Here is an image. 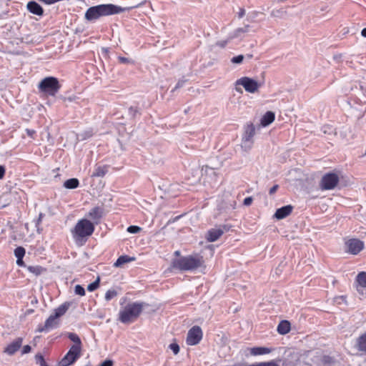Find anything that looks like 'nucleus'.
Here are the masks:
<instances>
[{"label":"nucleus","instance_id":"f257e3e1","mask_svg":"<svg viewBox=\"0 0 366 366\" xmlns=\"http://www.w3.org/2000/svg\"><path fill=\"white\" fill-rule=\"evenodd\" d=\"M204 261L199 254L179 257L172 260L169 270L171 272H192L204 267Z\"/></svg>","mask_w":366,"mask_h":366},{"label":"nucleus","instance_id":"f03ea898","mask_svg":"<svg viewBox=\"0 0 366 366\" xmlns=\"http://www.w3.org/2000/svg\"><path fill=\"white\" fill-rule=\"evenodd\" d=\"M129 9V7H122L112 4H99L89 7L85 12L84 18L92 22L100 17L118 14Z\"/></svg>","mask_w":366,"mask_h":366},{"label":"nucleus","instance_id":"7ed1b4c3","mask_svg":"<svg viewBox=\"0 0 366 366\" xmlns=\"http://www.w3.org/2000/svg\"><path fill=\"white\" fill-rule=\"evenodd\" d=\"M146 304L134 302L127 304L119 312V320L124 324H129L136 320L142 313Z\"/></svg>","mask_w":366,"mask_h":366},{"label":"nucleus","instance_id":"20e7f679","mask_svg":"<svg viewBox=\"0 0 366 366\" xmlns=\"http://www.w3.org/2000/svg\"><path fill=\"white\" fill-rule=\"evenodd\" d=\"M94 231V224L86 219H82L76 223L73 236L74 239H80L91 236Z\"/></svg>","mask_w":366,"mask_h":366},{"label":"nucleus","instance_id":"39448f33","mask_svg":"<svg viewBox=\"0 0 366 366\" xmlns=\"http://www.w3.org/2000/svg\"><path fill=\"white\" fill-rule=\"evenodd\" d=\"M61 85L58 79L53 76H48L43 79L39 84V89L41 92L49 96H55L59 91Z\"/></svg>","mask_w":366,"mask_h":366},{"label":"nucleus","instance_id":"423d86ee","mask_svg":"<svg viewBox=\"0 0 366 366\" xmlns=\"http://www.w3.org/2000/svg\"><path fill=\"white\" fill-rule=\"evenodd\" d=\"M339 180V177L336 173H327L321 179L320 187L322 190L333 189L337 185Z\"/></svg>","mask_w":366,"mask_h":366},{"label":"nucleus","instance_id":"0eeeda50","mask_svg":"<svg viewBox=\"0 0 366 366\" xmlns=\"http://www.w3.org/2000/svg\"><path fill=\"white\" fill-rule=\"evenodd\" d=\"M81 349L71 347L67 353L59 362L60 366H69L74 364L81 355Z\"/></svg>","mask_w":366,"mask_h":366},{"label":"nucleus","instance_id":"6e6552de","mask_svg":"<svg viewBox=\"0 0 366 366\" xmlns=\"http://www.w3.org/2000/svg\"><path fill=\"white\" fill-rule=\"evenodd\" d=\"M203 337V332L199 326H193L187 332L186 342L188 345H196L199 343Z\"/></svg>","mask_w":366,"mask_h":366},{"label":"nucleus","instance_id":"1a4fd4ad","mask_svg":"<svg viewBox=\"0 0 366 366\" xmlns=\"http://www.w3.org/2000/svg\"><path fill=\"white\" fill-rule=\"evenodd\" d=\"M236 85L242 86L246 92L252 94L255 93L260 86L256 80L247 76H244L237 79L236 81Z\"/></svg>","mask_w":366,"mask_h":366},{"label":"nucleus","instance_id":"9d476101","mask_svg":"<svg viewBox=\"0 0 366 366\" xmlns=\"http://www.w3.org/2000/svg\"><path fill=\"white\" fill-rule=\"evenodd\" d=\"M230 227L227 224H222L208 230L206 234V239L209 242L217 241L224 232L229 230Z\"/></svg>","mask_w":366,"mask_h":366},{"label":"nucleus","instance_id":"9b49d317","mask_svg":"<svg viewBox=\"0 0 366 366\" xmlns=\"http://www.w3.org/2000/svg\"><path fill=\"white\" fill-rule=\"evenodd\" d=\"M255 134V127L253 124H247L244 127V132L242 137V147L250 149L253 143L252 138Z\"/></svg>","mask_w":366,"mask_h":366},{"label":"nucleus","instance_id":"f8f14e48","mask_svg":"<svg viewBox=\"0 0 366 366\" xmlns=\"http://www.w3.org/2000/svg\"><path fill=\"white\" fill-rule=\"evenodd\" d=\"M347 250L352 254H359L365 247V244L362 241L358 239H350L346 242Z\"/></svg>","mask_w":366,"mask_h":366},{"label":"nucleus","instance_id":"ddd939ff","mask_svg":"<svg viewBox=\"0 0 366 366\" xmlns=\"http://www.w3.org/2000/svg\"><path fill=\"white\" fill-rule=\"evenodd\" d=\"M58 325L57 317L54 315H51L45 321L44 325L39 326L37 329L39 332H46L56 327Z\"/></svg>","mask_w":366,"mask_h":366},{"label":"nucleus","instance_id":"4468645a","mask_svg":"<svg viewBox=\"0 0 366 366\" xmlns=\"http://www.w3.org/2000/svg\"><path fill=\"white\" fill-rule=\"evenodd\" d=\"M22 338L18 337L9 345L4 350V352L9 355H14L16 352H17L22 345Z\"/></svg>","mask_w":366,"mask_h":366},{"label":"nucleus","instance_id":"2eb2a0df","mask_svg":"<svg viewBox=\"0 0 366 366\" xmlns=\"http://www.w3.org/2000/svg\"><path fill=\"white\" fill-rule=\"evenodd\" d=\"M292 209V206L290 204L283 206L276 210L274 217L277 219H282L291 214Z\"/></svg>","mask_w":366,"mask_h":366},{"label":"nucleus","instance_id":"dca6fc26","mask_svg":"<svg viewBox=\"0 0 366 366\" xmlns=\"http://www.w3.org/2000/svg\"><path fill=\"white\" fill-rule=\"evenodd\" d=\"M26 9L33 14L37 16H42L44 14V9L41 6L34 1H29L26 5Z\"/></svg>","mask_w":366,"mask_h":366},{"label":"nucleus","instance_id":"f3484780","mask_svg":"<svg viewBox=\"0 0 366 366\" xmlns=\"http://www.w3.org/2000/svg\"><path fill=\"white\" fill-rule=\"evenodd\" d=\"M104 214V209L100 207H95L92 208L89 212V217H90L95 224H98L100 219Z\"/></svg>","mask_w":366,"mask_h":366},{"label":"nucleus","instance_id":"a211bd4d","mask_svg":"<svg viewBox=\"0 0 366 366\" xmlns=\"http://www.w3.org/2000/svg\"><path fill=\"white\" fill-rule=\"evenodd\" d=\"M249 25L247 24L243 27L237 28L232 33H231L229 36V40L239 38L242 36V34L244 33H247L249 31Z\"/></svg>","mask_w":366,"mask_h":366},{"label":"nucleus","instance_id":"6ab92c4d","mask_svg":"<svg viewBox=\"0 0 366 366\" xmlns=\"http://www.w3.org/2000/svg\"><path fill=\"white\" fill-rule=\"evenodd\" d=\"M71 306V303L69 302H66L61 305H59L57 308L54 310V317H60L62 315H64L66 311L69 310V307Z\"/></svg>","mask_w":366,"mask_h":366},{"label":"nucleus","instance_id":"aec40b11","mask_svg":"<svg viewBox=\"0 0 366 366\" xmlns=\"http://www.w3.org/2000/svg\"><path fill=\"white\" fill-rule=\"evenodd\" d=\"M291 325L288 320H282L279 323L277 330L280 335H286L290 331Z\"/></svg>","mask_w":366,"mask_h":366},{"label":"nucleus","instance_id":"412c9836","mask_svg":"<svg viewBox=\"0 0 366 366\" xmlns=\"http://www.w3.org/2000/svg\"><path fill=\"white\" fill-rule=\"evenodd\" d=\"M275 118L274 113L272 112H267L261 119V124L267 127L272 124Z\"/></svg>","mask_w":366,"mask_h":366},{"label":"nucleus","instance_id":"4be33fe9","mask_svg":"<svg viewBox=\"0 0 366 366\" xmlns=\"http://www.w3.org/2000/svg\"><path fill=\"white\" fill-rule=\"evenodd\" d=\"M356 346L359 351L366 354V332L357 338Z\"/></svg>","mask_w":366,"mask_h":366},{"label":"nucleus","instance_id":"5701e85b","mask_svg":"<svg viewBox=\"0 0 366 366\" xmlns=\"http://www.w3.org/2000/svg\"><path fill=\"white\" fill-rule=\"evenodd\" d=\"M108 172L107 166H97L95 167L92 177H103Z\"/></svg>","mask_w":366,"mask_h":366},{"label":"nucleus","instance_id":"b1692460","mask_svg":"<svg viewBox=\"0 0 366 366\" xmlns=\"http://www.w3.org/2000/svg\"><path fill=\"white\" fill-rule=\"evenodd\" d=\"M271 352V349L265 347H255L251 349V355H262L268 354Z\"/></svg>","mask_w":366,"mask_h":366},{"label":"nucleus","instance_id":"393cba45","mask_svg":"<svg viewBox=\"0 0 366 366\" xmlns=\"http://www.w3.org/2000/svg\"><path fill=\"white\" fill-rule=\"evenodd\" d=\"M67 337L71 341H72L74 343L71 347H77L81 349L82 343L81 339L76 333L69 332L67 334Z\"/></svg>","mask_w":366,"mask_h":366},{"label":"nucleus","instance_id":"a878e982","mask_svg":"<svg viewBox=\"0 0 366 366\" xmlns=\"http://www.w3.org/2000/svg\"><path fill=\"white\" fill-rule=\"evenodd\" d=\"M79 182L76 178H71L66 180L64 183V187L66 189H73L79 187Z\"/></svg>","mask_w":366,"mask_h":366},{"label":"nucleus","instance_id":"bb28decb","mask_svg":"<svg viewBox=\"0 0 366 366\" xmlns=\"http://www.w3.org/2000/svg\"><path fill=\"white\" fill-rule=\"evenodd\" d=\"M133 260H134V257H129L127 255H122L119 257H118L117 261L114 262V267H121L122 264Z\"/></svg>","mask_w":366,"mask_h":366},{"label":"nucleus","instance_id":"cd10ccee","mask_svg":"<svg viewBox=\"0 0 366 366\" xmlns=\"http://www.w3.org/2000/svg\"><path fill=\"white\" fill-rule=\"evenodd\" d=\"M335 360L328 355H324L320 359V366H332L335 364Z\"/></svg>","mask_w":366,"mask_h":366},{"label":"nucleus","instance_id":"c85d7f7f","mask_svg":"<svg viewBox=\"0 0 366 366\" xmlns=\"http://www.w3.org/2000/svg\"><path fill=\"white\" fill-rule=\"evenodd\" d=\"M27 269L32 274H35L36 276H38L41 274L43 272L46 271V269L39 265L35 266H29L27 267Z\"/></svg>","mask_w":366,"mask_h":366},{"label":"nucleus","instance_id":"c756f323","mask_svg":"<svg viewBox=\"0 0 366 366\" xmlns=\"http://www.w3.org/2000/svg\"><path fill=\"white\" fill-rule=\"evenodd\" d=\"M357 282L361 287H366V272H361L357 274Z\"/></svg>","mask_w":366,"mask_h":366},{"label":"nucleus","instance_id":"7c9ffc66","mask_svg":"<svg viewBox=\"0 0 366 366\" xmlns=\"http://www.w3.org/2000/svg\"><path fill=\"white\" fill-rule=\"evenodd\" d=\"M92 135H93V130L89 129L85 130L81 133H79L77 134V137L80 140H85V139L91 137Z\"/></svg>","mask_w":366,"mask_h":366},{"label":"nucleus","instance_id":"2f4dec72","mask_svg":"<svg viewBox=\"0 0 366 366\" xmlns=\"http://www.w3.org/2000/svg\"><path fill=\"white\" fill-rule=\"evenodd\" d=\"M14 255L16 257V259H23L25 255L26 250L23 247L20 246V247H17L14 249Z\"/></svg>","mask_w":366,"mask_h":366},{"label":"nucleus","instance_id":"473e14b6","mask_svg":"<svg viewBox=\"0 0 366 366\" xmlns=\"http://www.w3.org/2000/svg\"><path fill=\"white\" fill-rule=\"evenodd\" d=\"M99 282H100V279H99V277H98L95 281L90 283L87 286L88 291L93 292V291L96 290L99 287Z\"/></svg>","mask_w":366,"mask_h":366},{"label":"nucleus","instance_id":"72a5a7b5","mask_svg":"<svg viewBox=\"0 0 366 366\" xmlns=\"http://www.w3.org/2000/svg\"><path fill=\"white\" fill-rule=\"evenodd\" d=\"M117 295V292L115 290H114V289L109 290L107 291V292L105 294V300L107 301H110L112 299L115 297Z\"/></svg>","mask_w":366,"mask_h":366},{"label":"nucleus","instance_id":"f704fd0d","mask_svg":"<svg viewBox=\"0 0 366 366\" xmlns=\"http://www.w3.org/2000/svg\"><path fill=\"white\" fill-rule=\"evenodd\" d=\"M36 362L39 364L40 366H48L46 362L44 360L43 355L40 353L36 354L35 356Z\"/></svg>","mask_w":366,"mask_h":366},{"label":"nucleus","instance_id":"c9c22d12","mask_svg":"<svg viewBox=\"0 0 366 366\" xmlns=\"http://www.w3.org/2000/svg\"><path fill=\"white\" fill-rule=\"evenodd\" d=\"M74 292H75L76 295H80V296L85 295V290L80 285H76L75 286V287H74Z\"/></svg>","mask_w":366,"mask_h":366},{"label":"nucleus","instance_id":"e433bc0d","mask_svg":"<svg viewBox=\"0 0 366 366\" xmlns=\"http://www.w3.org/2000/svg\"><path fill=\"white\" fill-rule=\"evenodd\" d=\"M141 229H142V228L139 227V226L131 225L127 227V231L131 234H137L139 232H140Z\"/></svg>","mask_w":366,"mask_h":366},{"label":"nucleus","instance_id":"4c0bfd02","mask_svg":"<svg viewBox=\"0 0 366 366\" xmlns=\"http://www.w3.org/2000/svg\"><path fill=\"white\" fill-rule=\"evenodd\" d=\"M244 56L242 54L234 56L231 59V62L236 64H241L244 60Z\"/></svg>","mask_w":366,"mask_h":366},{"label":"nucleus","instance_id":"58836bf2","mask_svg":"<svg viewBox=\"0 0 366 366\" xmlns=\"http://www.w3.org/2000/svg\"><path fill=\"white\" fill-rule=\"evenodd\" d=\"M118 59H119V62L122 64H133L134 63V61L132 59H128L126 57H123V56H119Z\"/></svg>","mask_w":366,"mask_h":366},{"label":"nucleus","instance_id":"ea45409f","mask_svg":"<svg viewBox=\"0 0 366 366\" xmlns=\"http://www.w3.org/2000/svg\"><path fill=\"white\" fill-rule=\"evenodd\" d=\"M169 347L172 350L174 355H177L179 352V346L177 343H172Z\"/></svg>","mask_w":366,"mask_h":366},{"label":"nucleus","instance_id":"a19ab883","mask_svg":"<svg viewBox=\"0 0 366 366\" xmlns=\"http://www.w3.org/2000/svg\"><path fill=\"white\" fill-rule=\"evenodd\" d=\"M186 81H187V79H179L178 81L177 84H176L175 87L172 90V92H174V90L182 87L184 85Z\"/></svg>","mask_w":366,"mask_h":366},{"label":"nucleus","instance_id":"79ce46f5","mask_svg":"<svg viewBox=\"0 0 366 366\" xmlns=\"http://www.w3.org/2000/svg\"><path fill=\"white\" fill-rule=\"evenodd\" d=\"M235 206H236V202L234 200H229V203L227 206H225L224 209H235Z\"/></svg>","mask_w":366,"mask_h":366},{"label":"nucleus","instance_id":"37998d69","mask_svg":"<svg viewBox=\"0 0 366 366\" xmlns=\"http://www.w3.org/2000/svg\"><path fill=\"white\" fill-rule=\"evenodd\" d=\"M138 112L139 111L137 107H130L129 108V113L132 117H134Z\"/></svg>","mask_w":366,"mask_h":366},{"label":"nucleus","instance_id":"c03bdc74","mask_svg":"<svg viewBox=\"0 0 366 366\" xmlns=\"http://www.w3.org/2000/svg\"><path fill=\"white\" fill-rule=\"evenodd\" d=\"M253 199L252 197H247L244 199L243 204L245 206H249L252 203Z\"/></svg>","mask_w":366,"mask_h":366},{"label":"nucleus","instance_id":"a18cd8bd","mask_svg":"<svg viewBox=\"0 0 366 366\" xmlns=\"http://www.w3.org/2000/svg\"><path fill=\"white\" fill-rule=\"evenodd\" d=\"M99 366H113V361L111 360H105Z\"/></svg>","mask_w":366,"mask_h":366},{"label":"nucleus","instance_id":"49530a36","mask_svg":"<svg viewBox=\"0 0 366 366\" xmlns=\"http://www.w3.org/2000/svg\"><path fill=\"white\" fill-rule=\"evenodd\" d=\"M31 350V346H29V345H24L21 350V353H22V355L27 354V353L30 352Z\"/></svg>","mask_w":366,"mask_h":366},{"label":"nucleus","instance_id":"de8ad7c7","mask_svg":"<svg viewBox=\"0 0 366 366\" xmlns=\"http://www.w3.org/2000/svg\"><path fill=\"white\" fill-rule=\"evenodd\" d=\"M26 132L27 135L31 138L34 137V135L35 134L36 132L33 129H26Z\"/></svg>","mask_w":366,"mask_h":366},{"label":"nucleus","instance_id":"09e8293b","mask_svg":"<svg viewBox=\"0 0 366 366\" xmlns=\"http://www.w3.org/2000/svg\"><path fill=\"white\" fill-rule=\"evenodd\" d=\"M279 186L277 184H275L272 187L270 188L269 191V194H273L276 192V191L277 190Z\"/></svg>","mask_w":366,"mask_h":366},{"label":"nucleus","instance_id":"8fccbe9b","mask_svg":"<svg viewBox=\"0 0 366 366\" xmlns=\"http://www.w3.org/2000/svg\"><path fill=\"white\" fill-rule=\"evenodd\" d=\"M227 43L228 40L220 41L217 43V45L222 48H224L227 44Z\"/></svg>","mask_w":366,"mask_h":366},{"label":"nucleus","instance_id":"3c124183","mask_svg":"<svg viewBox=\"0 0 366 366\" xmlns=\"http://www.w3.org/2000/svg\"><path fill=\"white\" fill-rule=\"evenodd\" d=\"M43 217H44V214L40 213L39 215V217H38V219H36V227H38L39 224L41 222Z\"/></svg>","mask_w":366,"mask_h":366},{"label":"nucleus","instance_id":"603ef678","mask_svg":"<svg viewBox=\"0 0 366 366\" xmlns=\"http://www.w3.org/2000/svg\"><path fill=\"white\" fill-rule=\"evenodd\" d=\"M5 168L4 166L0 165V179L4 177Z\"/></svg>","mask_w":366,"mask_h":366},{"label":"nucleus","instance_id":"864d4df0","mask_svg":"<svg viewBox=\"0 0 366 366\" xmlns=\"http://www.w3.org/2000/svg\"><path fill=\"white\" fill-rule=\"evenodd\" d=\"M244 14H245V10L244 9H242V8L240 9L238 13V17L239 19H241V18H242L244 16Z\"/></svg>","mask_w":366,"mask_h":366},{"label":"nucleus","instance_id":"5fc2aeb1","mask_svg":"<svg viewBox=\"0 0 366 366\" xmlns=\"http://www.w3.org/2000/svg\"><path fill=\"white\" fill-rule=\"evenodd\" d=\"M16 264L17 265L20 267L24 266V262L23 261V259H16Z\"/></svg>","mask_w":366,"mask_h":366},{"label":"nucleus","instance_id":"6e6d98bb","mask_svg":"<svg viewBox=\"0 0 366 366\" xmlns=\"http://www.w3.org/2000/svg\"><path fill=\"white\" fill-rule=\"evenodd\" d=\"M361 34L362 36L365 37L366 38V28H364L362 31H361Z\"/></svg>","mask_w":366,"mask_h":366},{"label":"nucleus","instance_id":"4d7b16f0","mask_svg":"<svg viewBox=\"0 0 366 366\" xmlns=\"http://www.w3.org/2000/svg\"><path fill=\"white\" fill-rule=\"evenodd\" d=\"M174 254L175 256H177L178 257H182L180 255V251H179V250L175 251Z\"/></svg>","mask_w":366,"mask_h":366},{"label":"nucleus","instance_id":"13d9d810","mask_svg":"<svg viewBox=\"0 0 366 366\" xmlns=\"http://www.w3.org/2000/svg\"><path fill=\"white\" fill-rule=\"evenodd\" d=\"M236 90H237V92H240V93H242V89H241V88H237V87H236Z\"/></svg>","mask_w":366,"mask_h":366},{"label":"nucleus","instance_id":"bf43d9fd","mask_svg":"<svg viewBox=\"0 0 366 366\" xmlns=\"http://www.w3.org/2000/svg\"><path fill=\"white\" fill-rule=\"evenodd\" d=\"M248 59H251L252 57V54H247L246 56Z\"/></svg>","mask_w":366,"mask_h":366}]
</instances>
